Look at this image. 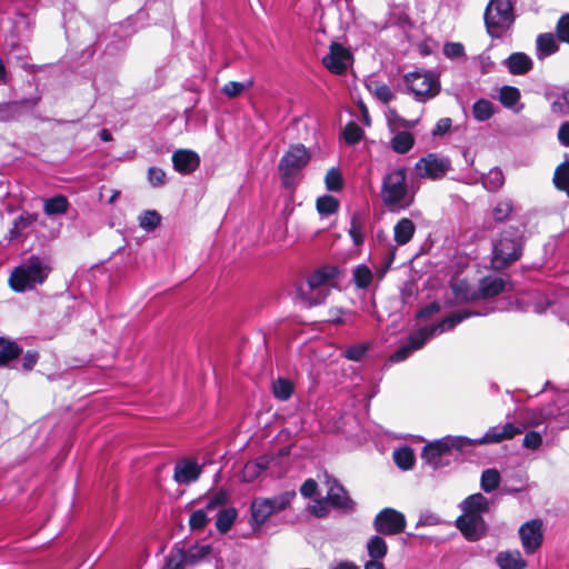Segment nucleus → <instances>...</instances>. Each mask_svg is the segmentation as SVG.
Returning a JSON list of instances; mask_svg holds the SVG:
<instances>
[{
    "mask_svg": "<svg viewBox=\"0 0 569 569\" xmlns=\"http://www.w3.org/2000/svg\"><path fill=\"white\" fill-rule=\"evenodd\" d=\"M253 79H249L247 82L228 81L221 88V93L230 99H234L242 94V92L253 86Z\"/></svg>",
    "mask_w": 569,
    "mask_h": 569,
    "instance_id": "ea45409f",
    "label": "nucleus"
},
{
    "mask_svg": "<svg viewBox=\"0 0 569 569\" xmlns=\"http://www.w3.org/2000/svg\"><path fill=\"white\" fill-rule=\"evenodd\" d=\"M372 86H375L376 97L383 103H388L393 98V94L387 84L379 83V82L375 81V82H371L368 86V88L372 89Z\"/></svg>",
    "mask_w": 569,
    "mask_h": 569,
    "instance_id": "13d9d810",
    "label": "nucleus"
},
{
    "mask_svg": "<svg viewBox=\"0 0 569 569\" xmlns=\"http://www.w3.org/2000/svg\"><path fill=\"white\" fill-rule=\"evenodd\" d=\"M520 91L516 87L503 86L500 89V102L506 108L513 107L520 100Z\"/></svg>",
    "mask_w": 569,
    "mask_h": 569,
    "instance_id": "8fccbe9b",
    "label": "nucleus"
},
{
    "mask_svg": "<svg viewBox=\"0 0 569 569\" xmlns=\"http://www.w3.org/2000/svg\"><path fill=\"white\" fill-rule=\"evenodd\" d=\"M507 281L497 276H485L479 279L477 292L480 300L491 299L506 290Z\"/></svg>",
    "mask_w": 569,
    "mask_h": 569,
    "instance_id": "a211bd4d",
    "label": "nucleus"
},
{
    "mask_svg": "<svg viewBox=\"0 0 569 569\" xmlns=\"http://www.w3.org/2000/svg\"><path fill=\"white\" fill-rule=\"evenodd\" d=\"M505 182V177L499 168L491 169L483 178H482V184L483 187L490 191L495 192L499 190Z\"/></svg>",
    "mask_w": 569,
    "mask_h": 569,
    "instance_id": "4c0bfd02",
    "label": "nucleus"
},
{
    "mask_svg": "<svg viewBox=\"0 0 569 569\" xmlns=\"http://www.w3.org/2000/svg\"><path fill=\"white\" fill-rule=\"evenodd\" d=\"M448 169L449 161L439 158L436 153H428L426 157L420 158L415 166L419 178L431 180L441 178Z\"/></svg>",
    "mask_w": 569,
    "mask_h": 569,
    "instance_id": "9b49d317",
    "label": "nucleus"
},
{
    "mask_svg": "<svg viewBox=\"0 0 569 569\" xmlns=\"http://www.w3.org/2000/svg\"><path fill=\"white\" fill-rule=\"evenodd\" d=\"M552 182L557 190L565 192L569 197V160L557 166Z\"/></svg>",
    "mask_w": 569,
    "mask_h": 569,
    "instance_id": "c85d7f7f",
    "label": "nucleus"
},
{
    "mask_svg": "<svg viewBox=\"0 0 569 569\" xmlns=\"http://www.w3.org/2000/svg\"><path fill=\"white\" fill-rule=\"evenodd\" d=\"M327 190L339 192L343 189V177L338 168H330L325 176Z\"/></svg>",
    "mask_w": 569,
    "mask_h": 569,
    "instance_id": "a18cd8bd",
    "label": "nucleus"
},
{
    "mask_svg": "<svg viewBox=\"0 0 569 569\" xmlns=\"http://www.w3.org/2000/svg\"><path fill=\"white\" fill-rule=\"evenodd\" d=\"M443 52L448 58H460L465 54V48L460 42H449L445 44Z\"/></svg>",
    "mask_w": 569,
    "mask_h": 569,
    "instance_id": "0e129e2a",
    "label": "nucleus"
},
{
    "mask_svg": "<svg viewBox=\"0 0 569 569\" xmlns=\"http://www.w3.org/2000/svg\"><path fill=\"white\" fill-rule=\"evenodd\" d=\"M161 222V216L156 210H147L139 217V226L143 230L152 231Z\"/></svg>",
    "mask_w": 569,
    "mask_h": 569,
    "instance_id": "3c124183",
    "label": "nucleus"
},
{
    "mask_svg": "<svg viewBox=\"0 0 569 569\" xmlns=\"http://www.w3.org/2000/svg\"><path fill=\"white\" fill-rule=\"evenodd\" d=\"M327 500H322V499H316L312 501V503L309 506V511L310 513H312L313 516L318 517V518H323L328 515V506H327Z\"/></svg>",
    "mask_w": 569,
    "mask_h": 569,
    "instance_id": "e2e57ef3",
    "label": "nucleus"
},
{
    "mask_svg": "<svg viewBox=\"0 0 569 569\" xmlns=\"http://www.w3.org/2000/svg\"><path fill=\"white\" fill-rule=\"evenodd\" d=\"M352 60V53L339 42H331L329 53L322 58V64L333 74H343L349 62Z\"/></svg>",
    "mask_w": 569,
    "mask_h": 569,
    "instance_id": "f8f14e48",
    "label": "nucleus"
},
{
    "mask_svg": "<svg viewBox=\"0 0 569 569\" xmlns=\"http://www.w3.org/2000/svg\"><path fill=\"white\" fill-rule=\"evenodd\" d=\"M435 333L436 328L432 325L422 327L408 336L407 345L412 351L419 350Z\"/></svg>",
    "mask_w": 569,
    "mask_h": 569,
    "instance_id": "bb28decb",
    "label": "nucleus"
},
{
    "mask_svg": "<svg viewBox=\"0 0 569 569\" xmlns=\"http://www.w3.org/2000/svg\"><path fill=\"white\" fill-rule=\"evenodd\" d=\"M516 20L511 0H489L483 12V22L491 38H499L513 26Z\"/></svg>",
    "mask_w": 569,
    "mask_h": 569,
    "instance_id": "423d86ee",
    "label": "nucleus"
},
{
    "mask_svg": "<svg viewBox=\"0 0 569 569\" xmlns=\"http://www.w3.org/2000/svg\"><path fill=\"white\" fill-rule=\"evenodd\" d=\"M373 280V273L367 264H358L352 270V282L357 289H367Z\"/></svg>",
    "mask_w": 569,
    "mask_h": 569,
    "instance_id": "7c9ffc66",
    "label": "nucleus"
},
{
    "mask_svg": "<svg viewBox=\"0 0 569 569\" xmlns=\"http://www.w3.org/2000/svg\"><path fill=\"white\" fill-rule=\"evenodd\" d=\"M22 348L16 342L4 337H0V367L8 366L11 361L19 358Z\"/></svg>",
    "mask_w": 569,
    "mask_h": 569,
    "instance_id": "b1692460",
    "label": "nucleus"
},
{
    "mask_svg": "<svg viewBox=\"0 0 569 569\" xmlns=\"http://www.w3.org/2000/svg\"><path fill=\"white\" fill-rule=\"evenodd\" d=\"M393 460L400 469L408 470L415 462L413 451L407 447L400 448L393 452Z\"/></svg>",
    "mask_w": 569,
    "mask_h": 569,
    "instance_id": "09e8293b",
    "label": "nucleus"
},
{
    "mask_svg": "<svg viewBox=\"0 0 569 569\" xmlns=\"http://www.w3.org/2000/svg\"><path fill=\"white\" fill-rule=\"evenodd\" d=\"M525 238L518 228H506L498 240L493 242L491 266L495 270H505L523 253Z\"/></svg>",
    "mask_w": 569,
    "mask_h": 569,
    "instance_id": "20e7f679",
    "label": "nucleus"
},
{
    "mask_svg": "<svg viewBox=\"0 0 569 569\" xmlns=\"http://www.w3.org/2000/svg\"><path fill=\"white\" fill-rule=\"evenodd\" d=\"M52 267L39 256H31L22 266L13 269L9 277V287L14 292H24L26 290L33 289L36 284H42Z\"/></svg>",
    "mask_w": 569,
    "mask_h": 569,
    "instance_id": "39448f33",
    "label": "nucleus"
},
{
    "mask_svg": "<svg viewBox=\"0 0 569 569\" xmlns=\"http://www.w3.org/2000/svg\"><path fill=\"white\" fill-rule=\"evenodd\" d=\"M519 432V429H503L499 435L488 432L480 439H470L467 437L447 436L441 439L428 442L421 451L422 458L433 469H439L450 463V456L453 450L460 451L466 447L499 442L502 439L512 438Z\"/></svg>",
    "mask_w": 569,
    "mask_h": 569,
    "instance_id": "f257e3e1",
    "label": "nucleus"
},
{
    "mask_svg": "<svg viewBox=\"0 0 569 569\" xmlns=\"http://www.w3.org/2000/svg\"><path fill=\"white\" fill-rule=\"evenodd\" d=\"M380 197L383 206L392 212L407 209L415 202V193L409 191L407 184L405 167L396 168L383 176Z\"/></svg>",
    "mask_w": 569,
    "mask_h": 569,
    "instance_id": "7ed1b4c3",
    "label": "nucleus"
},
{
    "mask_svg": "<svg viewBox=\"0 0 569 569\" xmlns=\"http://www.w3.org/2000/svg\"><path fill=\"white\" fill-rule=\"evenodd\" d=\"M497 563L500 569H525L527 566L518 550L500 552L497 556Z\"/></svg>",
    "mask_w": 569,
    "mask_h": 569,
    "instance_id": "393cba45",
    "label": "nucleus"
},
{
    "mask_svg": "<svg viewBox=\"0 0 569 569\" xmlns=\"http://www.w3.org/2000/svg\"><path fill=\"white\" fill-rule=\"evenodd\" d=\"M500 482L501 476L497 469L490 468L482 471L480 487L485 492H492L500 486Z\"/></svg>",
    "mask_w": 569,
    "mask_h": 569,
    "instance_id": "f704fd0d",
    "label": "nucleus"
},
{
    "mask_svg": "<svg viewBox=\"0 0 569 569\" xmlns=\"http://www.w3.org/2000/svg\"><path fill=\"white\" fill-rule=\"evenodd\" d=\"M272 515L269 499L259 497L252 500L251 525L254 530L260 528Z\"/></svg>",
    "mask_w": 569,
    "mask_h": 569,
    "instance_id": "aec40b11",
    "label": "nucleus"
},
{
    "mask_svg": "<svg viewBox=\"0 0 569 569\" xmlns=\"http://www.w3.org/2000/svg\"><path fill=\"white\" fill-rule=\"evenodd\" d=\"M311 153L302 143L290 144L279 161L278 170L282 186L287 189L293 188L296 178L308 166Z\"/></svg>",
    "mask_w": 569,
    "mask_h": 569,
    "instance_id": "0eeeda50",
    "label": "nucleus"
},
{
    "mask_svg": "<svg viewBox=\"0 0 569 569\" xmlns=\"http://www.w3.org/2000/svg\"><path fill=\"white\" fill-rule=\"evenodd\" d=\"M341 273L338 266L325 264L312 271L307 278L306 300L310 306L322 303L329 295L328 290H321L323 286H333L332 281Z\"/></svg>",
    "mask_w": 569,
    "mask_h": 569,
    "instance_id": "6e6552de",
    "label": "nucleus"
},
{
    "mask_svg": "<svg viewBox=\"0 0 569 569\" xmlns=\"http://www.w3.org/2000/svg\"><path fill=\"white\" fill-rule=\"evenodd\" d=\"M480 315L478 311H470V310H462V311H453L447 317L442 318V320L438 323L432 325L433 328H436V332L438 330H445V329H453L457 325L462 322L463 320Z\"/></svg>",
    "mask_w": 569,
    "mask_h": 569,
    "instance_id": "a878e982",
    "label": "nucleus"
},
{
    "mask_svg": "<svg viewBox=\"0 0 569 569\" xmlns=\"http://www.w3.org/2000/svg\"><path fill=\"white\" fill-rule=\"evenodd\" d=\"M551 110L555 113L569 114V90L552 102Z\"/></svg>",
    "mask_w": 569,
    "mask_h": 569,
    "instance_id": "052dcab7",
    "label": "nucleus"
},
{
    "mask_svg": "<svg viewBox=\"0 0 569 569\" xmlns=\"http://www.w3.org/2000/svg\"><path fill=\"white\" fill-rule=\"evenodd\" d=\"M537 49L545 56H551L559 50L552 33H541L537 38Z\"/></svg>",
    "mask_w": 569,
    "mask_h": 569,
    "instance_id": "a19ab883",
    "label": "nucleus"
},
{
    "mask_svg": "<svg viewBox=\"0 0 569 569\" xmlns=\"http://www.w3.org/2000/svg\"><path fill=\"white\" fill-rule=\"evenodd\" d=\"M556 33L559 41L569 44V13L562 14L556 26Z\"/></svg>",
    "mask_w": 569,
    "mask_h": 569,
    "instance_id": "5fc2aeb1",
    "label": "nucleus"
},
{
    "mask_svg": "<svg viewBox=\"0 0 569 569\" xmlns=\"http://www.w3.org/2000/svg\"><path fill=\"white\" fill-rule=\"evenodd\" d=\"M342 137L347 144L355 146L362 140L363 130L355 121H350L346 124Z\"/></svg>",
    "mask_w": 569,
    "mask_h": 569,
    "instance_id": "de8ad7c7",
    "label": "nucleus"
},
{
    "mask_svg": "<svg viewBox=\"0 0 569 569\" xmlns=\"http://www.w3.org/2000/svg\"><path fill=\"white\" fill-rule=\"evenodd\" d=\"M512 212V204L510 201H499L492 209V217L497 222H503Z\"/></svg>",
    "mask_w": 569,
    "mask_h": 569,
    "instance_id": "864d4df0",
    "label": "nucleus"
},
{
    "mask_svg": "<svg viewBox=\"0 0 569 569\" xmlns=\"http://www.w3.org/2000/svg\"><path fill=\"white\" fill-rule=\"evenodd\" d=\"M208 520L206 510L199 509L191 513L189 525L192 530H200L206 527Z\"/></svg>",
    "mask_w": 569,
    "mask_h": 569,
    "instance_id": "4d7b16f0",
    "label": "nucleus"
},
{
    "mask_svg": "<svg viewBox=\"0 0 569 569\" xmlns=\"http://www.w3.org/2000/svg\"><path fill=\"white\" fill-rule=\"evenodd\" d=\"M416 226L409 218H401L393 228V239L397 244H407L413 237Z\"/></svg>",
    "mask_w": 569,
    "mask_h": 569,
    "instance_id": "4be33fe9",
    "label": "nucleus"
},
{
    "mask_svg": "<svg viewBox=\"0 0 569 569\" xmlns=\"http://www.w3.org/2000/svg\"><path fill=\"white\" fill-rule=\"evenodd\" d=\"M505 64L513 76L526 74L533 68L531 58L523 52L511 53L506 59Z\"/></svg>",
    "mask_w": 569,
    "mask_h": 569,
    "instance_id": "412c9836",
    "label": "nucleus"
},
{
    "mask_svg": "<svg viewBox=\"0 0 569 569\" xmlns=\"http://www.w3.org/2000/svg\"><path fill=\"white\" fill-rule=\"evenodd\" d=\"M367 552L370 559L382 560L388 552L385 539L380 536H372L367 542Z\"/></svg>",
    "mask_w": 569,
    "mask_h": 569,
    "instance_id": "72a5a7b5",
    "label": "nucleus"
},
{
    "mask_svg": "<svg viewBox=\"0 0 569 569\" xmlns=\"http://www.w3.org/2000/svg\"><path fill=\"white\" fill-rule=\"evenodd\" d=\"M390 146L395 152L405 154L415 146V137L409 131H400L393 136Z\"/></svg>",
    "mask_w": 569,
    "mask_h": 569,
    "instance_id": "cd10ccee",
    "label": "nucleus"
},
{
    "mask_svg": "<svg viewBox=\"0 0 569 569\" xmlns=\"http://www.w3.org/2000/svg\"><path fill=\"white\" fill-rule=\"evenodd\" d=\"M365 216L360 211L352 213L350 219L349 236L351 237L355 246H361L365 241L363 236Z\"/></svg>",
    "mask_w": 569,
    "mask_h": 569,
    "instance_id": "c756f323",
    "label": "nucleus"
},
{
    "mask_svg": "<svg viewBox=\"0 0 569 569\" xmlns=\"http://www.w3.org/2000/svg\"><path fill=\"white\" fill-rule=\"evenodd\" d=\"M462 515L457 519L458 529L470 541L479 540L486 530L482 515L489 511V500L482 493H473L460 503Z\"/></svg>",
    "mask_w": 569,
    "mask_h": 569,
    "instance_id": "f03ea898",
    "label": "nucleus"
},
{
    "mask_svg": "<svg viewBox=\"0 0 569 569\" xmlns=\"http://www.w3.org/2000/svg\"><path fill=\"white\" fill-rule=\"evenodd\" d=\"M441 309V306L438 301H432L429 305L422 307L418 310L416 317L419 319H427L431 317L432 315L439 312Z\"/></svg>",
    "mask_w": 569,
    "mask_h": 569,
    "instance_id": "338daca9",
    "label": "nucleus"
},
{
    "mask_svg": "<svg viewBox=\"0 0 569 569\" xmlns=\"http://www.w3.org/2000/svg\"><path fill=\"white\" fill-rule=\"evenodd\" d=\"M69 201L66 196L57 194L44 201L43 211L48 216L62 214L68 211Z\"/></svg>",
    "mask_w": 569,
    "mask_h": 569,
    "instance_id": "2f4dec72",
    "label": "nucleus"
},
{
    "mask_svg": "<svg viewBox=\"0 0 569 569\" xmlns=\"http://www.w3.org/2000/svg\"><path fill=\"white\" fill-rule=\"evenodd\" d=\"M495 112L493 103L486 99L476 101L472 106L473 118L478 121L489 120Z\"/></svg>",
    "mask_w": 569,
    "mask_h": 569,
    "instance_id": "e433bc0d",
    "label": "nucleus"
},
{
    "mask_svg": "<svg viewBox=\"0 0 569 569\" xmlns=\"http://www.w3.org/2000/svg\"><path fill=\"white\" fill-rule=\"evenodd\" d=\"M377 532L386 536H395L406 528L405 515L392 508L381 510L373 520Z\"/></svg>",
    "mask_w": 569,
    "mask_h": 569,
    "instance_id": "9d476101",
    "label": "nucleus"
},
{
    "mask_svg": "<svg viewBox=\"0 0 569 569\" xmlns=\"http://www.w3.org/2000/svg\"><path fill=\"white\" fill-rule=\"evenodd\" d=\"M295 498V490H288L274 497L268 498L272 513H278L288 509Z\"/></svg>",
    "mask_w": 569,
    "mask_h": 569,
    "instance_id": "473e14b6",
    "label": "nucleus"
},
{
    "mask_svg": "<svg viewBox=\"0 0 569 569\" xmlns=\"http://www.w3.org/2000/svg\"><path fill=\"white\" fill-rule=\"evenodd\" d=\"M40 97L9 101L0 103V122H8L17 119L23 109L31 110L38 106Z\"/></svg>",
    "mask_w": 569,
    "mask_h": 569,
    "instance_id": "f3484780",
    "label": "nucleus"
},
{
    "mask_svg": "<svg viewBox=\"0 0 569 569\" xmlns=\"http://www.w3.org/2000/svg\"><path fill=\"white\" fill-rule=\"evenodd\" d=\"M368 351V347L366 345H351L345 351V357L351 361H359Z\"/></svg>",
    "mask_w": 569,
    "mask_h": 569,
    "instance_id": "bf43d9fd",
    "label": "nucleus"
},
{
    "mask_svg": "<svg viewBox=\"0 0 569 569\" xmlns=\"http://www.w3.org/2000/svg\"><path fill=\"white\" fill-rule=\"evenodd\" d=\"M272 392L277 399L286 401L293 393V383L287 378H278L272 383Z\"/></svg>",
    "mask_w": 569,
    "mask_h": 569,
    "instance_id": "58836bf2",
    "label": "nucleus"
},
{
    "mask_svg": "<svg viewBox=\"0 0 569 569\" xmlns=\"http://www.w3.org/2000/svg\"><path fill=\"white\" fill-rule=\"evenodd\" d=\"M451 126L452 120L450 118H441L436 123V127L432 129L431 133L433 137L443 136L450 131Z\"/></svg>",
    "mask_w": 569,
    "mask_h": 569,
    "instance_id": "774afa93",
    "label": "nucleus"
},
{
    "mask_svg": "<svg viewBox=\"0 0 569 569\" xmlns=\"http://www.w3.org/2000/svg\"><path fill=\"white\" fill-rule=\"evenodd\" d=\"M201 475V466L190 459L179 461L174 467L173 479L181 485L196 481Z\"/></svg>",
    "mask_w": 569,
    "mask_h": 569,
    "instance_id": "6ab92c4d",
    "label": "nucleus"
},
{
    "mask_svg": "<svg viewBox=\"0 0 569 569\" xmlns=\"http://www.w3.org/2000/svg\"><path fill=\"white\" fill-rule=\"evenodd\" d=\"M39 360V352L36 350H28L22 357V368L30 371L34 368Z\"/></svg>",
    "mask_w": 569,
    "mask_h": 569,
    "instance_id": "69168bd1",
    "label": "nucleus"
},
{
    "mask_svg": "<svg viewBox=\"0 0 569 569\" xmlns=\"http://www.w3.org/2000/svg\"><path fill=\"white\" fill-rule=\"evenodd\" d=\"M228 501V491L219 490L209 497L206 503V510H216L222 506H224Z\"/></svg>",
    "mask_w": 569,
    "mask_h": 569,
    "instance_id": "6e6d98bb",
    "label": "nucleus"
},
{
    "mask_svg": "<svg viewBox=\"0 0 569 569\" xmlns=\"http://www.w3.org/2000/svg\"><path fill=\"white\" fill-rule=\"evenodd\" d=\"M173 169L181 174H190L200 166L199 154L189 149H178L171 157Z\"/></svg>",
    "mask_w": 569,
    "mask_h": 569,
    "instance_id": "dca6fc26",
    "label": "nucleus"
},
{
    "mask_svg": "<svg viewBox=\"0 0 569 569\" xmlns=\"http://www.w3.org/2000/svg\"><path fill=\"white\" fill-rule=\"evenodd\" d=\"M326 486L328 487L326 500L332 507L343 510L352 509V500L349 498L345 488L336 479L326 475Z\"/></svg>",
    "mask_w": 569,
    "mask_h": 569,
    "instance_id": "2eb2a0df",
    "label": "nucleus"
},
{
    "mask_svg": "<svg viewBox=\"0 0 569 569\" xmlns=\"http://www.w3.org/2000/svg\"><path fill=\"white\" fill-rule=\"evenodd\" d=\"M210 553L211 547L209 545H196L186 551L187 565L193 566L206 559Z\"/></svg>",
    "mask_w": 569,
    "mask_h": 569,
    "instance_id": "49530a36",
    "label": "nucleus"
},
{
    "mask_svg": "<svg viewBox=\"0 0 569 569\" xmlns=\"http://www.w3.org/2000/svg\"><path fill=\"white\" fill-rule=\"evenodd\" d=\"M267 468V461L264 459L256 462H248L241 471V481L251 482Z\"/></svg>",
    "mask_w": 569,
    "mask_h": 569,
    "instance_id": "37998d69",
    "label": "nucleus"
},
{
    "mask_svg": "<svg viewBox=\"0 0 569 569\" xmlns=\"http://www.w3.org/2000/svg\"><path fill=\"white\" fill-rule=\"evenodd\" d=\"M408 89L418 100H426L436 97L440 92L439 80L432 73L411 72L405 76Z\"/></svg>",
    "mask_w": 569,
    "mask_h": 569,
    "instance_id": "1a4fd4ad",
    "label": "nucleus"
},
{
    "mask_svg": "<svg viewBox=\"0 0 569 569\" xmlns=\"http://www.w3.org/2000/svg\"><path fill=\"white\" fill-rule=\"evenodd\" d=\"M340 206L339 200L329 194L321 196L316 201L317 211L320 214L330 216L338 211Z\"/></svg>",
    "mask_w": 569,
    "mask_h": 569,
    "instance_id": "c9c22d12",
    "label": "nucleus"
},
{
    "mask_svg": "<svg viewBox=\"0 0 569 569\" xmlns=\"http://www.w3.org/2000/svg\"><path fill=\"white\" fill-rule=\"evenodd\" d=\"M560 409L555 403H548L540 408H526L520 412L523 423L521 427H538L548 423L559 415Z\"/></svg>",
    "mask_w": 569,
    "mask_h": 569,
    "instance_id": "4468645a",
    "label": "nucleus"
},
{
    "mask_svg": "<svg viewBox=\"0 0 569 569\" xmlns=\"http://www.w3.org/2000/svg\"><path fill=\"white\" fill-rule=\"evenodd\" d=\"M36 221V218L29 213L21 214L14 219L13 226L9 231L10 240H16L21 237L22 231L30 227Z\"/></svg>",
    "mask_w": 569,
    "mask_h": 569,
    "instance_id": "c03bdc74",
    "label": "nucleus"
},
{
    "mask_svg": "<svg viewBox=\"0 0 569 569\" xmlns=\"http://www.w3.org/2000/svg\"><path fill=\"white\" fill-rule=\"evenodd\" d=\"M237 518V510L234 508L222 509L217 518L216 527L221 533L229 531Z\"/></svg>",
    "mask_w": 569,
    "mask_h": 569,
    "instance_id": "79ce46f5",
    "label": "nucleus"
},
{
    "mask_svg": "<svg viewBox=\"0 0 569 569\" xmlns=\"http://www.w3.org/2000/svg\"><path fill=\"white\" fill-rule=\"evenodd\" d=\"M149 182L153 187H161L166 183V172L157 167H150L148 170Z\"/></svg>",
    "mask_w": 569,
    "mask_h": 569,
    "instance_id": "680f3d73",
    "label": "nucleus"
},
{
    "mask_svg": "<svg viewBox=\"0 0 569 569\" xmlns=\"http://www.w3.org/2000/svg\"><path fill=\"white\" fill-rule=\"evenodd\" d=\"M521 545L527 553H533L542 543V521L533 519L519 529Z\"/></svg>",
    "mask_w": 569,
    "mask_h": 569,
    "instance_id": "ddd939ff",
    "label": "nucleus"
},
{
    "mask_svg": "<svg viewBox=\"0 0 569 569\" xmlns=\"http://www.w3.org/2000/svg\"><path fill=\"white\" fill-rule=\"evenodd\" d=\"M455 298L460 302H472L480 300L477 289L472 288L470 283L462 279L450 284Z\"/></svg>",
    "mask_w": 569,
    "mask_h": 569,
    "instance_id": "5701e85b",
    "label": "nucleus"
},
{
    "mask_svg": "<svg viewBox=\"0 0 569 569\" xmlns=\"http://www.w3.org/2000/svg\"><path fill=\"white\" fill-rule=\"evenodd\" d=\"M183 566H188L186 551L181 548H173L167 558V569H180Z\"/></svg>",
    "mask_w": 569,
    "mask_h": 569,
    "instance_id": "603ef678",
    "label": "nucleus"
}]
</instances>
